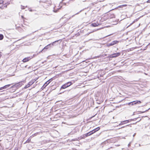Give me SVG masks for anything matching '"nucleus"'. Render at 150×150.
I'll list each match as a JSON object with an SVG mask.
<instances>
[{"instance_id":"7","label":"nucleus","mask_w":150,"mask_h":150,"mask_svg":"<svg viewBox=\"0 0 150 150\" xmlns=\"http://www.w3.org/2000/svg\"><path fill=\"white\" fill-rule=\"evenodd\" d=\"M120 53L119 52L115 53L112 54L110 55L109 57L110 58L116 57L119 56L120 55Z\"/></svg>"},{"instance_id":"38","label":"nucleus","mask_w":150,"mask_h":150,"mask_svg":"<svg viewBox=\"0 0 150 150\" xmlns=\"http://www.w3.org/2000/svg\"><path fill=\"white\" fill-rule=\"evenodd\" d=\"M135 135H136V133H134V134H133V137L135 136Z\"/></svg>"},{"instance_id":"16","label":"nucleus","mask_w":150,"mask_h":150,"mask_svg":"<svg viewBox=\"0 0 150 150\" xmlns=\"http://www.w3.org/2000/svg\"><path fill=\"white\" fill-rule=\"evenodd\" d=\"M4 38V35L2 34H0V40H1Z\"/></svg>"},{"instance_id":"40","label":"nucleus","mask_w":150,"mask_h":150,"mask_svg":"<svg viewBox=\"0 0 150 150\" xmlns=\"http://www.w3.org/2000/svg\"><path fill=\"white\" fill-rule=\"evenodd\" d=\"M99 134L97 135V137H98L99 136Z\"/></svg>"},{"instance_id":"14","label":"nucleus","mask_w":150,"mask_h":150,"mask_svg":"<svg viewBox=\"0 0 150 150\" xmlns=\"http://www.w3.org/2000/svg\"><path fill=\"white\" fill-rule=\"evenodd\" d=\"M126 120H125L124 121H123L122 122H121V123L119 124V125H124V124L127 123H128V122H126Z\"/></svg>"},{"instance_id":"35","label":"nucleus","mask_w":150,"mask_h":150,"mask_svg":"<svg viewBox=\"0 0 150 150\" xmlns=\"http://www.w3.org/2000/svg\"><path fill=\"white\" fill-rule=\"evenodd\" d=\"M2 56L1 52H0V57Z\"/></svg>"},{"instance_id":"11","label":"nucleus","mask_w":150,"mask_h":150,"mask_svg":"<svg viewBox=\"0 0 150 150\" xmlns=\"http://www.w3.org/2000/svg\"><path fill=\"white\" fill-rule=\"evenodd\" d=\"M31 58L29 57H25L23 60L22 61L24 62H26L28 61H29L30 59Z\"/></svg>"},{"instance_id":"37","label":"nucleus","mask_w":150,"mask_h":150,"mask_svg":"<svg viewBox=\"0 0 150 150\" xmlns=\"http://www.w3.org/2000/svg\"><path fill=\"white\" fill-rule=\"evenodd\" d=\"M79 35V33H78L77 34H76V35H77V36Z\"/></svg>"},{"instance_id":"32","label":"nucleus","mask_w":150,"mask_h":150,"mask_svg":"<svg viewBox=\"0 0 150 150\" xmlns=\"http://www.w3.org/2000/svg\"><path fill=\"white\" fill-rule=\"evenodd\" d=\"M141 120V119H140L138 120V121H137V122H136V123H134V124H136V123H137V122H139Z\"/></svg>"},{"instance_id":"20","label":"nucleus","mask_w":150,"mask_h":150,"mask_svg":"<svg viewBox=\"0 0 150 150\" xmlns=\"http://www.w3.org/2000/svg\"><path fill=\"white\" fill-rule=\"evenodd\" d=\"M11 85V84H8L6 85H5L4 86V87H5V88H7L9 87Z\"/></svg>"},{"instance_id":"22","label":"nucleus","mask_w":150,"mask_h":150,"mask_svg":"<svg viewBox=\"0 0 150 150\" xmlns=\"http://www.w3.org/2000/svg\"><path fill=\"white\" fill-rule=\"evenodd\" d=\"M30 35H27L26 36H24V37H22L21 39H19V40H19L21 39H23L24 38H26V37H27V36H29Z\"/></svg>"},{"instance_id":"36","label":"nucleus","mask_w":150,"mask_h":150,"mask_svg":"<svg viewBox=\"0 0 150 150\" xmlns=\"http://www.w3.org/2000/svg\"><path fill=\"white\" fill-rule=\"evenodd\" d=\"M91 4H92V5H94V3H92Z\"/></svg>"},{"instance_id":"23","label":"nucleus","mask_w":150,"mask_h":150,"mask_svg":"<svg viewBox=\"0 0 150 150\" xmlns=\"http://www.w3.org/2000/svg\"><path fill=\"white\" fill-rule=\"evenodd\" d=\"M132 121V119H129V120H126V122H128V123L130 122L131 121Z\"/></svg>"},{"instance_id":"4","label":"nucleus","mask_w":150,"mask_h":150,"mask_svg":"<svg viewBox=\"0 0 150 150\" xmlns=\"http://www.w3.org/2000/svg\"><path fill=\"white\" fill-rule=\"evenodd\" d=\"M141 102L139 100H135L134 101L132 102L129 103L128 105H134L136 104H140L141 103Z\"/></svg>"},{"instance_id":"15","label":"nucleus","mask_w":150,"mask_h":150,"mask_svg":"<svg viewBox=\"0 0 150 150\" xmlns=\"http://www.w3.org/2000/svg\"><path fill=\"white\" fill-rule=\"evenodd\" d=\"M127 5L126 4H124V5H122L120 6H119L117 8H122L124 7H125L127 6Z\"/></svg>"},{"instance_id":"17","label":"nucleus","mask_w":150,"mask_h":150,"mask_svg":"<svg viewBox=\"0 0 150 150\" xmlns=\"http://www.w3.org/2000/svg\"><path fill=\"white\" fill-rule=\"evenodd\" d=\"M31 141V139L30 138V137H29L28 138V139H27V140L26 141L25 143H29Z\"/></svg>"},{"instance_id":"10","label":"nucleus","mask_w":150,"mask_h":150,"mask_svg":"<svg viewBox=\"0 0 150 150\" xmlns=\"http://www.w3.org/2000/svg\"><path fill=\"white\" fill-rule=\"evenodd\" d=\"M100 129V128L99 127H98L94 129L93 130H92L91 131V132H92L91 133L93 134L96 132L98 131Z\"/></svg>"},{"instance_id":"8","label":"nucleus","mask_w":150,"mask_h":150,"mask_svg":"<svg viewBox=\"0 0 150 150\" xmlns=\"http://www.w3.org/2000/svg\"><path fill=\"white\" fill-rule=\"evenodd\" d=\"M59 40L55 41L53 42L52 43L50 44L51 45V47H52L54 45H56L59 44Z\"/></svg>"},{"instance_id":"26","label":"nucleus","mask_w":150,"mask_h":150,"mask_svg":"<svg viewBox=\"0 0 150 150\" xmlns=\"http://www.w3.org/2000/svg\"><path fill=\"white\" fill-rule=\"evenodd\" d=\"M148 110H146V111H143V112H142V111H139V112L140 113H144V112H146V111H148Z\"/></svg>"},{"instance_id":"5","label":"nucleus","mask_w":150,"mask_h":150,"mask_svg":"<svg viewBox=\"0 0 150 150\" xmlns=\"http://www.w3.org/2000/svg\"><path fill=\"white\" fill-rule=\"evenodd\" d=\"M119 41L117 40L113 41L110 43H108L107 44V45L108 47L112 46L117 43Z\"/></svg>"},{"instance_id":"27","label":"nucleus","mask_w":150,"mask_h":150,"mask_svg":"<svg viewBox=\"0 0 150 150\" xmlns=\"http://www.w3.org/2000/svg\"><path fill=\"white\" fill-rule=\"evenodd\" d=\"M63 56H66L67 57H69V55H67V54H66L64 55Z\"/></svg>"},{"instance_id":"30","label":"nucleus","mask_w":150,"mask_h":150,"mask_svg":"<svg viewBox=\"0 0 150 150\" xmlns=\"http://www.w3.org/2000/svg\"><path fill=\"white\" fill-rule=\"evenodd\" d=\"M21 9H25L24 6H21Z\"/></svg>"},{"instance_id":"41","label":"nucleus","mask_w":150,"mask_h":150,"mask_svg":"<svg viewBox=\"0 0 150 150\" xmlns=\"http://www.w3.org/2000/svg\"><path fill=\"white\" fill-rule=\"evenodd\" d=\"M63 4L64 5H66V4L65 3H63Z\"/></svg>"},{"instance_id":"43","label":"nucleus","mask_w":150,"mask_h":150,"mask_svg":"<svg viewBox=\"0 0 150 150\" xmlns=\"http://www.w3.org/2000/svg\"><path fill=\"white\" fill-rule=\"evenodd\" d=\"M27 65H26V66H25V67H27Z\"/></svg>"},{"instance_id":"28","label":"nucleus","mask_w":150,"mask_h":150,"mask_svg":"<svg viewBox=\"0 0 150 150\" xmlns=\"http://www.w3.org/2000/svg\"><path fill=\"white\" fill-rule=\"evenodd\" d=\"M83 9H83V10H81L79 12H78V13H76V14H75V15L78 14H79V13L80 12H81V11H83Z\"/></svg>"},{"instance_id":"42","label":"nucleus","mask_w":150,"mask_h":150,"mask_svg":"<svg viewBox=\"0 0 150 150\" xmlns=\"http://www.w3.org/2000/svg\"><path fill=\"white\" fill-rule=\"evenodd\" d=\"M125 127H125H121V128H124V127Z\"/></svg>"},{"instance_id":"25","label":"nucleus","mask_w":150,"mask_h":150,"mask_svg":"<svg viewBox=\"0 0 150 150\" xmlns=\"http://www.w3.org/2000/svg\"><path fill=\"white\" fill-rule=\"evenodd\" d=\"M139 118V117H137V118H134L133 119H132V121H135L137 119H138Z\"/></svg>"},{"instance_id":"33","label":"nucleus","mask_w":150,"mask_h":150,"mask_svg":"<svg viewBox=\"0 0 150 150\" xmlns=\"http://www.w3.org/2000/svg\"><path fill=\"white\" fill-rule=\"evenodd\" d=\"M129 126L130 127H131V125H126V127H127V126Z\"/></svg>"},{"instance_id":"31","label":"nucleus","mask_w":150,"mask_h":150,"mask_svg":"<svg viewBox=\"0 0 150 150\" xmlns=\"http://www.w3.org/2000/svg\"><path fill=\"white\" fill-rule=\"evenodd\" d=\"M130 145H131V142H130L128 144V147H129L130 146Z\"/></svg>"},{"instance_id":"2","label":"nucleus","mask_w":150,"mask_h":150,"mask_svg":"<svg viewBox=\"0 0 150 150\" xmlns=\"http://www.w3.org/2000/svg\"><path fill=\"white\" fill-rule=\"evenodd\" d=\"M23 85V82L22 81L18 83H17L11 86V88H16V89H17L21 86Z\"/></svg>"},{"instance_id":"12","label":"nucleus","mask_w":150,"mask_h":150,"mask_svg":"<svg viewBox=\"0 0 150 150\" xmlns=\"http://www.w3.org/2000/svg\"><path fill=\"white\" fill-rule=\"evenodd\" d=\"M91 26H92L93 27H96L98 25H99V24L96 23H92L91 25Z\"/></svg>"},{"instance_id":"24","label":"nucleus","mask_w":150,"mask_h":150,"mask_svg":"<svg viewBox=\"0 0 150 150\" xmlns=\"http://www.w3.org/2000/svg\"><path fill=\"white\" fill-rule=\"evenodd\" d=\"M6 89L5 87H4V86L0 88V90H1L4 89Z\"/></svg>"},{"instance_id":"29","label":"nucleus","mask_w":150,"mask_h":150,"mask_svg":"<svg viewBox=\"0 0 150 150\" xmlns=\"http://www.w3.org/2000/svg\"><path fill=\"white\" fill-rule=\"evenodd\" d=\"M3 2L4 1H0V4H3Z\"/></svg>"},{"instance_id":"6","label":"nucleus","mask_w":150,"mask_h":150,"mask_svg":"<svg viewBox=\"0 0 150 150\" xmlns=\"http://www.w3.org/2000/svg\"><path fill=\"white\" fill-rule=\"evenodd\" d=\"M51 47V45L50 44H49L46 46L45 47L43 48V49L40 52H45L47 50V49H49Z\"/></svg>"},{"instance_id":"9","label":"nucleus","mask_w":150,"mask_h":150,"mask_svg":"<svg viewBox=\"0 0 150 150\" xmlns=\"http://www.w3.org/2000/svg\"><path fill=\"white\" fill-rule=\"evenodd\" d=\"M92 132H91V131L90 132L85 134L83 135V138H85L86 137L88 136H90L92 134V133H91Z\"/></svg>"},{"instance_id":"1","label":"nucleus","mask_w":150,"mask_h":150,"mask_svg":"<svg viewBox=\"0 0 150 150\" xmlns=\"http://www.w3.org/2000/svg\"><path fill=\"white\" fill-rule=\"evenodd\" d=\"M72 84V83L71 81H69L67 83H66L64 85H62L61 87L60 88V91L62 93H63L65 91L62 90L63 89H64L66 88Z\"/></svg>"},{"instance_id":"39","label":"nucleus","mask_w":150,"mask_h":150,"mask_svg":"<svg viewBox=\"0 0 150 150\" xmlns=\"http://www.w3.org/2000/svg\"><path fill=\"white\" fill-rule=\"evenodd\" d=\"M53 11L54 12H56L57 11H55V10H53Z\"/></svg>"},{"instance_id":"3","label":"nucleus","mask_w":150,"mask_h":150,"mask_svg":"<svg viewBox=\"0 0 150 150\" xmlns=\"http://www.w3.org/2000/svg\"><path fill=\"white\" fill-rule=\"evenodd\" d=\"M37 80V79H33L31 81H30L28 84L26 86H25V87H24V88H28L30 86H31V85H32L33 83L35 81Z\"/></svg>"},{"instance_id":"34","label":"nucleus","mask_w":150,"mask_h":150,"mask_svg":"<svg viewBox=\"0 0 150 150\" xmlns=\"http://www.w3.org/2000/svg\"><path fill=\"white\" fill-rule=\"evenodd\" d=\"M147 3H150V0H148L146 2Z\"/></svg>"},{"instance_id":"21","label":"nucleus","mask_w":150,"mask_h":150,"mask_svg":"<svg viewBox=\"0 0 150 150\" xmlns=\"http://www.w3.org/2000/svg\"><path fill=\"white\" fill-rule=\"evenodd\" d=\"M137 21V19H136V20H135L134 21H133L127 27L129 26H130V25H131L132 24H133V23H134V22H135V21Z\"/></svg>"},{"instance_id":"19","label":"nucleus","mask_w":150,"mask_h":150,"mask_svg":"<svg viewBox=\"0 0 150 150\" xmlns=\"http://www.w3.org/2000/svg\"><path fill=\"white\" fill-rule=\"evenodd\" d=\"M96 31V30H93V31H91V32H89V33H87V34H86V35H86V36H88V35L89 34H91V33H93V32L95 31Z\"/></svg>"},{"instance_id":"45","label":"nucleus","mask_w":150,"mask_h":150,"mask_svg":"<svg viewBox=\"0 0 150 150\" xmlns=\"http://www.w3.org/2000/svg\"><path fill=\"white\" fill-rule=\"evenodd\" d=\"M149 109H150V108H149L148 110H149Z\"/></svg>"},{"instance_id":"44","label":"nucleus","mask_w":150,"mask_h":150,"mask_svg":"<svg viewBox=\"0 0 150 150\" xmlns=\"http://www.w3.org/2000/svg\"><path fill=\"white\" fill-rule=\"evenodd\" d=\"M74 140L75 141V140H76L74 139Z\"/></svg>"},{"instance_id":"18","label":"nucleus","mask_w":150,"mask_h":150,"mask_svg":"<svg viewBox=\"0 0 150 150\" xmlns=\"http://www.w3.org/2000/svg\"><path fill=\"white\" fill-rule=\"evenodd\" d=\"M52 81V78H51L46 81L49 84Z\"/></svg>"},{"instance_id":"13","label":"nucleus","mask_w":150,"mask_h":150,"mask_svg":"<svg viewBox=\"0 0 150 150\" xmlns=\"http://www.w3.org/2000/svg\"><path fill=\"white\" fill-rule=\"evenodd\" d=\"M48 84H49L47 82H46L43 86L41 88H42V89H43L45 88Z\"/></svg>"}]
</instances>
